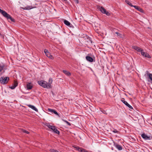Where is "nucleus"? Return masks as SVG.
<instances>
[{
    "label": "nucleus",
    "mask_w": 152,
    "mask_h": 152,
    "mask_svg": "<svg viewBox=\"0 0 152 152\" xmlns=\"http://www.w3.org/2000/svg\"><path fill=\"white\" fill-rule=\"evenodd\" d=\"M38 83L40 86L44 88L50 89L51 88V85L50 83H48V82L45 81L41 80L38 81Z\"/></svg>",
    "instance_id": "obj_1"
},
{
    "label": "nucleus",
    "mask_w": 152,
    "mask_h": 152,
    "mask_svg": "<svg viewBox=\"0 0 152 152\" xmlns=\"http://www.w3.org/2000/svg\"><path fill=\"white\" fill-rule=\"evenodd\" d=\"M9 80V77H1L0 78L1 83L2 84H7Z\"/></svg>",
    "instance_id": "obj_2"
},
{
    "label": "nucleus",
    "mask_w": 152,
    "mask_h": 152,
    "mask_svg": "<svg viewBox=\"0 0 152 152\" xmlns=\"http://www.w3.org/2000/svg\"><path fill=\"white\" fill-rule=\"evenodd\" d=\"M3 16L6 18L9 22H10V20L11 22H15V20L14 19L12 18L11 16L7 12H6L3 15Z\"/></svg>",
    "instance_id": "obj_3"
},
{
    "label": "nucleus",
    "mask_w": 152,
    "mask_h": 152,
    "mask_svg": "<svg viewBox=\"0 0 152 152\" xmlns=\"http://www.w3.org/2000/svg\"><path fill=\"white\" fill-rule=\"evenodd\" d=\"M73 147L76 149V150L80 152H88L86 150L83 148H80L79 146L74 145Z\"/></svg>",
    "instance_id": "obj_4"
},
{
    "label": "nucleus",
    "mask_w": 152,
    "mask_h": 152,
    "mask_svg": "<svg viewBox=\"0 0 152 152\" xmlns=\"http://www.w3.org/2000/svg\"><path fill=\"white\" fill-rule=\"evenodd\" d=\"M100 11L103 13L106 14L107 15H110V13L107 11L104 8L102 7H101L100 9Z\"/></svg>",
    "instance_id": "obj_5"
},
{
    "label": "nucleus",
    "mask_w": 152,
    "mask_h": 152,
    "mask_svg": "<svg viewBox=\"0 0 152 152\" xmlns=\"http://www.w3.org/2000/svg\"><path fill=\"white\" fill-rule=\"evenodd\" d=\"M44 52L45 54V55L46 56L49 58H50L51 59H53V57L50 54V53L48 51V50L47 49H45L44 50Z\"/></svg>",
    "instance_id": "obj_6"
},
{
    "label": "nucleus",
    "mask_w": 152,
    "mask_h": 152,
    "mask_svg": "<svg viewBox=\"0 0 152 152\" xmlns=\"http://www.w3.org/2000/svg\"><path fill=\"white\" fill-rule=\"evenodd\" d=\"M141 54L142 56L143 57L147 58H151V56L147 52H144L143 51V50L142 51L141 53Z\"/></svg>",
    "instance_id": "obj_7"
},
{
    "label": "nucleus",
    "mask_w": 152,
    "mask_h": 152,
    "mask_svg": "<svg viewBox=\"0 0 152 152\" xmlns=\"http://www.w3.org/2000/svg\"><path fill=\"white\" fill-rule=\"evenodd\" d=\"M86 58L87 61L89 62H92L95 61L94 60V59L93 58L90 56H86Z\"/></svg>",
    "instance_id": "obj_8"
},
{
    "label": "nucleus",
    "mask_w": 152,
    "mask_h": 152,
    "mask_svg": "<svg viewBox=\"0 0 152 152\" xmlns=\"http://www.w3.org/2000/svg\"><path fill=\"white\" fill-rule=\"evenodd\" d=\"M132 48L136 50L138 52H141L143 50V49L140 48V47H137V46H134L132 47Z\"/></svg>",
    "instance_id": "obj_9"
},
{
    "label": "nucleus",
    "mask_w": 152,
    "mask_h": 152,
    "mask_svg": "<svg viewBox=\"0 0 152 152\" xmlns=\"http://www.w3.org/2000/svg\"><path fill=\"white\" fill-rule=\"evenodd\" d=\"M121 101L126 106L128 107L130 109H133L131 105H130L126 101L123 99H121Z\"/></svg>",
    "instance_id": "obj_10"
},
{
    "label": "nucleus",
    "mask_w": 152,
    "mask_h": 152,
    "mask_svg": "<svg viewBox=\"0 0 152 152\" xmlns=\"http://www.w3.org/2000/svg\"><path fill=\"white\" fill-rule=\"evenodd\" d=\"M114 145L119 150H121L122 149V146L117 143H114Z\"/></svg>",
    "instance_id": "obj_11"
},
{
    "label": "nucleus",
    "mask_w": 152,
    "mask_h": 152,
    "mask_svg": "<svg viewBox=\"0 0 152 152\" xmlns=\"http://www.w3.org/2000/svg\"><path fill=\"white\" fill-rule=\"evenodd\" d=\"M64 23L66 25L70 27H73L72 25L71 24L69 21L66 20H64Z\"/></svg>",
    "instance_id": "obj_12"
},
{
    "label": "nucleus",
    "mask_w": 152,
    "mask_h": 152,
    "mask_svg": "<svg viewBox=\"0 0 152 152\" xmlns=\"http://www.w3.org/2000/svg\"><path fill=\"white\" fill-rule=\"evenodd\" d=\"M26 105L29 108H31L33 110H35V111L37 112L38 111V109L34 106L29 104H27Z\"/></svg>",
    "instance_id": "obj_13"
},
{
    "label": "nucleus",
    "mask_w": 152,
    "mask_h": 152,
    "mask_svg": "<svg viewBox=\"0 0 152 152\" xmlns=\"http://www.w3.org/2000/svg\"><path fill=\"white\" fill-rule=\"evenodd\" d=\"M48 111L50 113H53L56 115H58V113L55 110H54V109L49 108L48 109Z\"/></svg>",
    "instance_id": "obj_14"
},
{
    "label": "nucleus",
    "mask_w": 152,
    "mask_h": 152,
    "mask_svg": "<svg viewBox=\"0 0 152 152\" xmlns=\"http://www.w3.org/2000/svg\"><path fill=\"white\" fill-rule=\"evenodd\" d=\"M53 128H52L51 129V130H52L55 133L58 134H59V131H58V130L56 128V127L54 126Z\"/></svg>",
    "instance_id": "obj_15"
},
{
    "label": "nucleus",
    "mask_w": 152,
    "mask_h": 152,
    "mask_svg": "<svg viewBox=\"0 0 152 152\" xmlns=\"http://www.w3.org/2000/svg\"><path fill=\"white\" fill-rule=\"evenodd\" d=\"M34 7H33L32 6H27L24 7H22V8L24 10H29L33 8H34Z\"/></svg>",
    "instance_id": "obj_16"
},
{
    "label": "nucleus",
    "mask_w": 152,
    "mask_h": 152,
    "mask_svg": "<svg viewBox=\"0 0 152 152\" xmlns=\"http://www.w3.org/2000/svg\"><path fill=\"white\" fill-rule=\"evenodd\" d=\"M18 85V83L16 81H15L13 85L11 86H10L9 88L12 89H14Z\"/></svg>",
    "instance_id": "obj_17"
},
{
    "label": "nucleus",
    "mask_w": 152,
    "mask_h": 152,
    "mask_svg": "<svg viewBox=\"0 0 152 152\" xmlns=\"http://www.w3.org/2000/svg\"><path fill=\"white\" fill-rule=\"evenodd\" d=\"M142 137L145 140H149L150 137L147 136L146 134L143 133L141 135Z\"/></svg>",
    "instance_id": "obj_18"
},
{
    "label": "nucleus",
    "mask_w": 152,
    "mask_h": 152,
    "mask_svg": "<svg viewBox=\"0 0 152 152\" xmlns=\"http://www.w3.org/2000/svg\"><path fill=\"white\" fill-rule=\"evenodd\" d=\"M133 7H134L136 9H137V10L142 12L143 11V10L142 9L140 8L139 7L137 6H134Z\"/></svg>",
    "instance_id": "obj_19"
},
{
    "label": "nucleus",
    "mask_w": 152,
    "mask_h": 152,
    "mask_svg": "<svg viewBox=\"0 0 152 152\" xmlns=\"http://www.w3.org/2000/svg\"><path fill=\"white\" fill-rule=\"evenodd\" d=\"M63 72L66 75L69 76L71 75V73L69 72L66 70H63Z\"/></svg>",
    "instance_id": "obj_20"
},
{
    "label": "nucleus",
    "mask_w": 152,
    "mask_h": 152,
    "mask_svg": "<svg viewBox=\"0 0 152 152\" xmlns=\"http://www.w3.org/2000/svg\"><path fill=\"white\" fill-rule=\"evenodd\" d=\"M5 66V65L2 63L0 64V72L4 69Z\"/></svg>",
    "instance_id": "obj_21"
},
{
    "label": "nucleus",
    "mask_w": 152,
    "mask_h": 152,
    "mask_svg": "<svg viewBox=\"0 0 152 152\" xmlns=\"http://www.w3.org/2000/svg\"><path fill=\"white\" fill-rule=\"evenodd\" d=\"M26 86L27 89L28 90L31 89L32 87V86L31 85L30 83L27 84Z\"/></svg>",
    "instance_id": "obj_22"
},
{
    "label": "nucleus",
    "mask_w": 152,
    "mask_h": 152,
    "mask_svg": "<svg viewBox=\"0 0 152 152\" xmlns=\"http://www.w3.org/2000/svg\"><path fill=\"white\" fill-rule=\"evenodd\" d=\"M45 125L48 126L49 129H51L52 128H53V126H52L50 125L49 124H48L47 123H46Z\"/></svg>",
    "instance_id": "obj_23"
},
{
    "label": "nucleus",
    "mask_w": 152,
    "mask_h": 152,
    "mask_svg": "<svg viewBox=\"0 0 152 152\" xmlns=\"http://www.w3.org/2000/svg\"><path fill=\"white\" fill-rule=\"evenodd\" d=\"M125 2L127 4H128L129 5H130L131 7H133L134 5H133L132 4V3L131 2H130L129 1H128L127 0H126L125 1Z\"/></svg>",
    "instance_id": "obj_24"
},
{
    "label": "nucleus",
    "mask_w": 152,
    "mask_h": 152,
    "mask_svg": "<svg viewBox=\"0 0 152 152\" xmlns=\"http://www.w3.org/2000/svg\"><path fill=\"white\" fill-rule=\"evenodd\" d=\"M147 75L148 76L149 79L152 81V74L148 73H147Z\"/></svg>",
    "instance_id": "obj_25"
},
{
    "label": "nucleus",
    "mask_w": 152,
    "mask_h": 152,
    "mask_svg": "<svg viewBox=\"0 0 152 152\" xmlns=\"http://www.w3.org/2000/svg\"><path fill=\"white\" fill-rule=\"evenodd\" d=\"M53 81L52 79L51 78H50L48 80V83H50V85H51V84L52 83Z\"/></svg>",
    "instance_id": "obj_26"
},
{
    "label": "nucleus",
    "mask_w": 152,
    "mask_h": 152,
    "mask_svg": "<svg viewBox=\"0 0 152 152\" xmlns=\"http://www.w3.org/2000/svg\"><path fill=\"white\" fill-rule=\"evenodd\" d=\"M0 12L3 16V15L6 12L5 11L2 10H1V9H0Z\"/></svg>",
    "instance_id": "obj_27"
},
{
    "label": "nucleus",
    "mask_w": 152,
    "mask_h": 152,
    "mask_svg": "<svg viewBox=\"0 0 152 152\" xmlns=\"http://www.w3.org/2000/svg\"><path fill=\"white\" fill-rule=\"evenodd\" d=\"M50 152H59L57 150H55L54 149H50Z\"/></svg>",
    "instance_id": "obj_28"
},
{
    "label": "nucleus",
    "mask_w": 152,
    "mask_h": 152,
    "mask_svg": "<svg viewBox=\"0 0 152 152\" xmlns=\"http://www.w3.org/2000/svg\"><path fill=\"white\" fill-rule=\"evenodd\" d=\"M22 132L23 133H26L27 134H29V133L28 132V131H27L26 130H22Z\"/></svg>",
    "instance_id": "obj_29"
},
{
    "label": "nucleus",
    "mask_w": 152,
    "mask_h": 152,
    "mask_svg": "<svg viewBox=\"0 0 152 152\" xmlns=\"http://www.w3.org/2000/svg\"><path fill=\"white\" fill-rule=\"evenodd\" d=\"M112 132L115 133H118V131L115 129H114Z\"/></svg>",
    "instance_id": "obj_30"
},
{
    "label": "nucleus",
    "mask_w": 152,
    "mask_h": 152,
    "mask_svg": "<svg viewBox=\"0 0 152 152\" xmlns=\"http://www.w3.org/2000/svg\"><path fill=\"white\" fill-rule=\"evenodd\" d=\"M66 124H67L69 125V126H71V124L69 123V122H68V121H67V122H66Z\"/></svg>",
    "instance_id": "obj_31"
},
{
    "label": "nucleus",
    "mask_w": 152,
    "mask_h": 152,
    "mask_svg": "<svg viewBox=\"0 0 152 152\" xmlns=\"http://www.w3.org/2000/svg\"><path fill=\"white\" fill-rule=\"evenodd\" d=\"M77 4H78L79 3V1L78 0H73Z\"/></svg>",
    "instance_id": "obj_32"
},
{
    "label": "nucleus",
    "mask_w": 152,
    "mask_h": 152,
    "mask_svg": "<svg viewBox=\"0 0 152 152\" xmlns=\"http://www.w3.org/2000/svg\"><path fill=\"white\" fill-rule=\"evenodd\" d=\"M62 121H64V122H65L66 123V122L67 121L65 120H64V119H62Z\"/></svg>",
    "instance_id": "obj_33"
},
{
    "label": "nucleus",
    "mask_w": 152,
    "mask_h": 152,
    "mask_svg": "<svg viewBox=\"0 0 152 152\" xmlns=\"http://www.w3.org/2000/svg\"><path fill=\"white\" fill-rule=\"evenodd\" d=\"M115 34H117L118 36H119V33L118 32H116Z\"/></svg>",
    "instance_id": "obj_34"
}]
</instances>
